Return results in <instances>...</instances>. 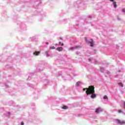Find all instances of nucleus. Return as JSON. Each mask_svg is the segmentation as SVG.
<instances>
[{"label": "nucleus", "mask_w": 125, "mask_h": 125, "mask_svg": "<svg viewBox=\"0 0 125 125\" xmlns=\"http://www.w3.org/2000/svg\"><path fill=\"white\" fill-rule=\"evenodd\" d=\"M60 40H61L62 41H63V39H62V38H60Z\"/></svg>", "instance_id": "nucleus-21"}, {"label": "nucleus", "mask_w": 125, "mask_h": 125, "mask_svg": "<svg viewBox=\"0 0 125 125\" xmlns=\"http://www.w3.org/2000/svg\"><path fill=\"white\" fill-rule=\"evenodd\" d=\"M59 44H61V42H59Z\"/></svg>", "instance_id": "nucleus-23"}, {"label": "nucleus", "mask_w": 125, "mask_h": 125, "mask_svg": "<svg viewBox=\"0 0 125 125\" xmlns=\"http://www.w3.org/2000/svg\"><path fill=\"white\" fill-rule=\"evenodd\" d=\"M118 85H119L120 86H121V87H124V84L122 83H118Z\"/></svg>", "instance_id": "nucleus-10"}, {"label": "nucleus", "mask_w": 125, "mask_h": 125, "mask_svg": "<svg viewBox=\"0 0 125 125\" xmlns=\"http://www.w3.org/2000/svg\"><path fill=\"white\" fill-rule=\"evenodd\" d=\"M80 83H81V81H78L76 84V86H79Z\"/></svg>", "instance_id": "nucleus-9"}, {"label": "nucleus", "mask_w": 125, "mask_h": 125, "mask_svg": "<svg viewBox=\"0 0 125 125\" xmlns=\"http://www.w3.org/2000/svg\"><path fill=\"white\" fill-rule=\"evenodd\" d=\"M122 112H123V110H122V109L118 110V113H122Z\"/></svg>", "instance_id": "nucleus-14"}, {"label": "nucleus", "mask_w": 125, "mask_h": 125, "mask_svg": "<svg viewBox=\"0 0 125 125\" xmlns=\"http://www.w3.org/2000/svg\"><path fill=\"white\" fill-rule=\"evenodd\" d=\"M95 88L93 85L89 86L88 88H83V91H85L87 95H91L90 97L92 99H94V98H96L97 96L96 94H95V90H94Z\"/></svg>", "instance_id": "nucleus-1"}, {"label": "nucleus", "mask_w": 125, "mask_h": 125, "mask_svg": "<svg viewBox=\"0 0 125 125\" xmlns=\"http://www.w3.org/2000/svg\"><path fill=\"white\" fill-rule=\"evenodd\" d=\"M61 45H62V46H63L64 45V44L63 43H62Z\"/></svg>", "instance_id": "nucleus-20"}, {"label": "nucleus", "mask_w": 125, "mask_h": 125, "mask_svg": "<svg viewBox=\"0 0 125 125\" xmlns=\"http://www.w3.org/2000/svg\"><path fill=\"white\" fill-rule=\"evenodd\" d=\"M110 1H112L113 2V4L114 5V8H117V2L115 1H114V0H110Z\"/></svg>", "instance_id": "nucleus-3"}, {"label": "nucleus", "mask_w": 125, "mask_h": 125, "mask_svg": "<svg viewBox=\"0 0 125 125\" xmlns=\"http://www.w3.org/2000/svg\"><path fill=\"white\" fill-rule=\"evenodd\" d=\"M46 54L47 55V56H49V55H48V53L47 52H46Z\"/></svg>", "instance_id": "nucleus-17"}, {"label": "nucleus", "mask_w": 125, "mask_h": 125, "mask_svg": "<svg viewBox=\"0 0 125 125\" xmlns=\"http://www.w3.org/2000/svg\"><path fill=\"white\" fill-rule=\"evenodd\" d=\"M116 121L119 125H124L125 124V121L124 120H120L119 119H117Z\"/></svg>", "instance_id": "nucleus-2"}, {"label": "nucleus", "mask_w": 125, "mask_h": 125, "mask_svg": "<svg viewBox=\"0 0 125 125\" xmlns=\"http://www.w3.org/2000/svg\"><path fill=\"white\" fill-rule=\"evenodd\" d=\"M46 44H48V42H46Z\"/></svg>", "instance_id": "nucleus-22"}, {"label": "nucleus", "mask_w": 125, "mask_h": 125, "mask_svg": "<svg viewBox=\"0 0 125 125\" xmlns=\"http://www.w3.org/2000/svg\"><path fill=\"white\" fill-rule=\"evenodd\" d=\"M21 125H24V123L23 122H22L21 123Z\"/></svg>", "instance_id": "nucleus-16"}, {"label": "nucleus", "mask_w": 125, "mask_h": 125, "mask_svg": "<svg viewBox=\"0 0 125 125\" xmlns=\"http://www.w3.org/2000/svg\"><path fill=\"white\" fill-rule=\"evenodd\" d=\"M50 49H55V47L54 46H52L50 47Z\"/></svg>", "instance_id": "nucleus-13"}, {"label": "nucleus", "mask_w": 125, "mask_h": 125, "mask_svg": "<svg viewBox=\"0 0 125 125\" xmlns=\"http://www.w3.org/2000/svg\"><path fill=\"white\" fill-rule=\"evenodd\" d=\"M62 109H68V106H66V105H63L62 107Z\"/></svg>", "instance_id": "nucleus-11"}, {"label": "nucleus", "mask_w": 125, "mask_h": 125, "mask_svg": "<svg viewBox=\"0 0 125 125\" xmlns=\"http://www.w3.org/2000/svg\"><path fill=\"white\" fill-rule=\"evenodd\" d=\"M93 40L91 39L90 41L89 42V43L90 44V46L93 47Z\"/></svg>", "instance_id": "nucleus-5"}, {"label": "nucleus", "mask_w": 125, "mask_h": 125, "mask_svg": "<svg viewBox=\"0 0 125 125\" xmlns=\"http://www.w3.org/2000/svg\"><path fill=\"white\" fill-rule=\"evenodd\" d=\"M80 47L78 46H74V47H70V49L71 50H73V49H75V48H78Z\"/></svg>", "instance_id": "nucleus-8"}, {"label": "nucleus", "mask_w": 125, "mask_h": 125, "mask_svg": "<svg viewBox=\"0 0 125 125\" xmlns=\"http://www.w3.org/2000/svg\"><path fill=\"white\" fill-rule=\"evenodd\" d=\"M104 99H108V97L106 95L104 96Z\"/></svg>", "instance_id": "nucleus-12"}, {"label": "nucleus", "mask_w": 125, "mask_h": 125, "mask_svg": "<svg viewBox=\"0 0 125 125\" xmlns=\"http://www.w3.org/2000/svg\"><path fill=\"white\" fill-rule=\"evenodd\" d=\"M58 51H62V50H63V48H62V47H58L56 49Z\"/></svg>", "instance_id": "nucleus-7"}, {"label": "nucleus", "mask_w": 125, "mask_h": 125, "mask_svg": "<svg viewBox=\"0 0 125 125\" xmlns=\"http://www.w3.org/2000/svg\"><path fill=\"white\" fill-rule=\"evenodd\" d=\"M122 11H123V12H125V8H123L122 9Z\"/></svg>", "instance_id": "nucleus-15"}, {"label": "nucleus", "mask_w": 125, "mask_h": 125, "mask_svg": "<svg viewBox=\"0 0 125 125\" xmlns=\"http://www.w3.org/2000/svg\"><path fill=\"white\" fill-rule=\"evenodd\" d=\"M89 62H91V59H89Z\"/></svg>", "instance_id": "nucleus-18"}, {"label": "nucleus", "mask_w": 125, "mask_h": 125, "mask_svg": "<svg viewBox=\"0 0 125 125\" xmlns=\"http://www.w3.org/2000/svg\"><path fill=\"white\" fill-rule=\"evenodd\" d=\"M41 53V51H36L33 53L34 55L38 56Z\"/></svg>", "instance_id": "nucleus-6"}, {"label": "nucleus", "mask_w": 125, "mask_h": 125, "mask_svg": "<svg viewBox=\"0 0 125 125\" xmlns=\"http://www.w3.org/2000/svg\"><path fill=\"white\" fill-rule=\"evenodd\" d=\"M99 112H102V108H98L96 109L95 113H99Z\"/></svg>", "instance_id": "nucleus-4"}, {"label": "nucleus", "mask_w": 125, "mask_h": 125, "mask_svg": "<svg viewBox=\"0 0 125 125\" xmlns=\"http://www.w3.org/2000/svg\"><path fill=\"white\" fill-rule=\"evenodd\" d=\"M124 108L125 109V102H124Z\"/></svg>", "instance_id": "nucleus-19"}]
</instances>
